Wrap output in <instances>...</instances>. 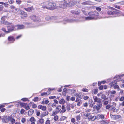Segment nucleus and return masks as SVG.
Masks as SVG:
<instances>
[{"instance_id":"obj_1","label":"nucleus","mask_w":124,"mask_h":124,"mask_svg":"<svg viewBox=\"0 0 124 124\" xmlns=\"http://www.w3.org/2000/svg\"><path fill=\"white\" fill-rule=\"evenodd\" d=\"M114 79H115V80L109 84V85H110V87L111 88L117 84V82L121 80L120 76L119 75H116L115 77L114 78Z\"/></svg>"},{"instance_id":"obj_2","label":"nucleus","mask_w":124,"mask_h":124,"mask_svg":"<svg viewBox=\"0 0 124 124\" xmlns=\"http://www.w3.org/2000/svg\"><path fill=\"white\" fill-rule=\"evenodd\" d=\"M46 5H48V7H47V9H54L56 8V4L55 3L48 2V4H46Z\"/></svg>"},{"instance_id":"obj_3","label":"nucleus","mask_w":124,"mask_h":124,"mask_svg":"<svg viewBox=\"0 0 124 124\" xmlns=\"http://www.w3.org/2000/svg\"><path fill=\"white\" fill-rule=\"evenodd\" d=\"M30 18L34 21L39 22L40 21V19L39 17L35 15L31 16L30 17Z\"/></svg>"},{"instance_id":"obj_4","label":"nucleus","mask_w":124,"mask_h":124,"mask_svg":"<svg viewBox=\"0 0 124 124\" xmlns=\"http://www.w3.org/2000/svg\"><path fill=\"white\" fill-rule=\"evenodd\" d=\"M6 25H8L7 27V28L9 33L12 31L14 28V27L13 24L11 23Z\"/></svg>"},{"instance_id":"obj_5","label":"nucleus","mask_w":124,"mask_h":124,"mask_svg":"<svg viewBox=\"0 0 124 124\" xmlns=\"http://www.w3.org/2000/svg\"><path fill=\"white\" fill-rule=\"evenodd\" d=\"M88 15L91 17H94L95 16H98L99 13L96 11H91L89 12L88 13Z\"/></svg>"},{"instance_id":"obj_6","label":"nucleus","mask_w":124,"mask_h":124,"mask_svg":"<svg viewBox=\"0 0 124 124\" xmlns=\"http://www.w3.org/2000/svg\"><path fill=\"white\" fill-rule=\"evenodd\" d=\"M6 17L5 16H4L1 18V23L0 22V23L1 24H4L5 25L8 24L9 23V22L7 21H5Z\"/></svg>"},{"instance_id":"obj_7","label":"nucleus","mask_w":124,"mask_h":124,"mask_svg":"<svg viewBox=\"0 0 124 124\" xmlns=\"http://www.w3.org/2000/svg\"><path fill=\"white\" fill-rule=\"evenodd\" d=\"M74 106L73 104H70L69 103L67 104L66 106V108L67 111H69L70 110V108H73Z\"/></svg>"},{"instance_id":"obj_8","label":"nucleus","mask_w":124,"mask_h":124,"mask_svg":"<svg viewBox=\"0 0 124 124\" xmlns=\"http://www.w3.org/2000/svg\"><path fill=\"white\" fill-rule=\"evenodd\" d=\"M68 3L66 1H64L60 4V6L61 8H64L68 6Z\"/></svg>"},{"instance_id":"obj_9","label":"nucleus","mask_w":124,"mask_h":124,"mask_svg":"<svg viewBox=\"0 0 124 124\" xmlns=\"http://www.w3.org/2000/svg\"><path fill=\"white\" fill-rule=\"evenodd\" d=\"M110 116L112 119L114 120L118 119L121 117L120 115H114L112 114H110Z\"/></svg>"},{"instance_id":"obj_10","label":"nucleus","mask_w":124,"mask_h":124,"mask_svg":"<svg viewBox=\"0 0 124 124\" xmlns=\"http://www.w3.org/2000/svg\"><path fill=\"white\" fill-rule=\"evenodd\" d=\"M93 99L94 100V102H97L98 103L101 102V100L100 98L98 99L97 97L96 96H94Z\"/></svg>"},{"instance_id":"obj_11","label":"nucleus","mask_w":124,"mask_h":124,"mask_svg":"<svg viewBox=\"0 0 124 124\" xmlns=\"http://www.w3.org/2000/svg\"><path fill=\"white\" fill-rule=\"evenodd\" d=\"M102 106V104L100 103H98L97 106V112H99L100 111V108H101Z\"/></svg>"},{"instance_id":"obj_12","label":"nucleus","mask_w":124,"mask_h":124,"mask_svg":"<svg viewBox=\"0 0 124 124\" xmlns=\"http://www.w3.org/2000/svg\"><path fill=\"white\" fill-rule=\"evenodd\" d=\"M21 16L22 18L27 17V14L24 11H22L21 12Z\"/></svg>"},{"instance_id":"obj_13","label":"nucleus","mask_w":124,"mask_h":124,"mask_svg":"<svg viewBox=\"0 0 124 124\" xmlns=\"http://www.w3.org/2000/svg\"><path fill=\"white\" fill-rule=\"evenodd\" d=\"M8 41L10 43L13 42L15 40V39L13 36H9L8 38Z\"/></svg>"},{"instance_id":"obj_14","label":"nucleus","mask_w":124,"mask_h":124,"mask_svg":"<svg viewBox=\"0 0 124 124\" xmlns=\"http://www.w3.org/2000/svg\"><path fill=\"white\" fill-rule=\"evenodd\" d=\"M118 12L116 11H108L107 12V13L108 15H114L117 14Z\"/></svg>"},{"instance_id":"obj_15","label":"nucleus","mask_w":124,"mask_h":124,"mask_svg":"<svg viewBox=\"0 0 124 124\" xmlns=\"http://www.w3.org/2000/svg\"><path fill=\"white\" fill-rule=\"evenodd\" d=\"M15 26L17 27L18 29H24L25 28V26L23 25H17Z\"/></svg>"},{"instance_id":"obj_16","label":"nucleus","mask_w":124,"mask_h":124,"mask_svg":"<svg viewBox=\"0 0 124 124\" xmlns=\"http://www.w3.org/2000/svg\"><path fill=\"white\" fill-rule=\"evenodd\" d=\"M76 3V2L71 1L68 3V6L69 7L72 6L75 4Z\"/></svg>"},{"instance_id":"obj_17","label":"nucleus","mask_w":124,"mask_h":124,"mask_svg":"<svg viewBox=\"0 0 124 124\" xmlns=\"http://www.w3.org/2000/svg\"><path fill=\"white\" fill-rule=\"evenodd\" d=\"M15 115L14 114H12L9 116H8L7 118H8V120L9 121H10L15 116Z\"/></svg>"},{"instance_id":"obj_18","label":"nucleus","mask_w":124,"mask_h":124,"mask_svg":"<svg viewBox=\"0 0 124 124\" xmlns=\"http://www.w3.org/2000/svg\"><path fill=\"white\" fill-rule=\"evenodd\" d=\"M96 118V117L95 116L90 115L89 116L88 118L89 119H91L92 121H93Z\"/></svg>"},{"instance_id":"obj_19","label":"nucleus","mask_w":124,"mask_h":124,"mask_svg":"<svg viewBox=\"0 0 124 124\" xmlns=\"http://www.w3.org/2000/svg\"><path fill=\"white\" fill-rule=\"evenodd\" d=\"M46 4H48V2H45L43 3L42 5L43 8L47 9V7H48V5H46Z\"/></svg>"},{"instance_id":"obj_20","label":"nucleus","mask_w":124,"mask_h":124,"mask_svg":"<svg viewBox=\"0 0 124 124\" xmlns=\"http://www.w3.org/2000/svg\"><path fill=\"white\" fill-rule=\"evenodd\" d=\"M21 105L22 106H25V107L24 108L26 110H28L30 109V108L29 107V106L28 105L26 106L27 104L25 103H22L21 104Z\"/></svg>"},{"instance_id":"obj_21","label":"nucleus","mask_w":124,"mask_h":124,"mask_svg":"<svg viewBox=\"0 0 124 124\" xmlns=\"http://www.w3.org/2000/svg\"><path fill=\"white\" fill-rule=\"evenodd\" d=\"M33 9V7H31L26 8H25L24 9L26 11L29 12L31 11Z\"/></svg>"},{"instance_id":"obj_22","label":"nucleus","mask_w":124,"mask_h":124,"mask_svg":"<svg viewBox=\"0 0 124 124\" xmlns=\"http://www.w3.org/2000/svg\"><path fill=\"white\" fill-rule=\"evenodd\" d=\"M112 104H113V107L112 108L111 110L113 112H115L116 110V108H115L116 106V103L114 102H113Z\"/></svg>"},{"instance_id":"obj_23","label":"nucleus","mask_w":124,"mask_h":124,"mask_svg":"<svg viewBox=\"0 0 124 124\" xmlns=\"http://www.w3.org/2000/svg\"><path fill=\"white\" fill-rule=\"evenodd\" d=\"M85 20H89L95 19V17H94L91 16L85 17Z\"/></svg>"},{"instance_id":"obj_24","label":"nucleus","mask_w":124,"mask_h":124,"mask_svg":"<svg viewBox=\"0 0 124 124\" xmlns=\"http://www.w3.org/2000/svg\"><path fill=\"white\" fill-rule=\"evenodd\" d=\"M34 111L32 109H30L28 112V115L29 116L32 115L34 113Z\"/></svg>"},{"instance_id":"obj_25","label":"nucleus","mask_w":124,"mask_h":124,"mask_svg":"<svg viewBox=\"0 0 124 124\" xmlns=\"http://www.w3.org/2000/svg\"><path fill=\"white\" fill-rule=\"evenodd\" d=\"M59 102L61 104H64L65 102V100L63 98H62L59 101Z\"/></svg>"},{"instance_id":"obj_26","label":"nucleus","mask_w":124,"mask_h":124,"mask_svg":"<svg viewBox=\"0 0 124 124\" xmlns=\"http://www.w3.org/2000/svg\"><path fill=\"white\" fill-rule=\"evenodd\" d=\"M3 122L5 123H7L9 122V121L8 120V118L7 116H5L3 118Z\"/></svg>"},{"instance_id":"obj_27","label":"nucleus","mask_w":124,"mask_h":124,"mask_svg":"<svg viewBox=\"0 0 124 124\" xmlns=\"http://www.w3.org/2000/svg\"><path fill=\"white\" fill-rule=\"evenodd\" d=\"M101 98L102 99H104V100H107L108 99L107 98H106V95L102 93L101 95Z\"/></svg>"},{"instance_id":"obj_28","label":"nucleus","mask_w":124,"mask_h":124,"mask_svg":"<svg viewBox=\"0 0 124 124\" xmlns=\"http://www.w3.org/2000/svg\"><path fill=\"white\" fill-rule=\"evenodd\" d=\"M59 112L57 111H53L52 112V113L51 115V116H54L56 115Z\"/></svg>"},{"instance_id":"obj_29","label":"nucleus","mask_w":124,"mask_h":124,"mask_svg":"<svg viewBox=\"0 0 124 124\" xmlns=\"http://www.w3.org/2000/svg\"><path fill=\"white\" fill-rule=\"evenodd\" d=\"M62 110L61 111V112L64 113L66 111V109H65V107L64 106L62 105Z\"/></svg>"},{"instance_id":"obj_30","label":"nucleus","mask_w":124,"mask_h":124,"mask_svg":"<svg viewBox=\"0 0 124 124\" xmlns=\"http://www.w3.org/2000/svg\"><path fill=\"white\" fill-rule=\"evenodd\" d=\"M76 118L77 121H79L80 120L81 116L80 115H78L76 116Z\"/></svg>"},{"instance_id":"obj_31","label":"nucleus","mask_w":124,"mask_h":124,"mask_svg":"<svg viewBox=\"0 0 124 124\" xmlns=\"http://www.w3.org/2000/svg\"><path fill=\"white\" fill-rule=\"evenodd\" d=\"M67 118V117L65 116L61 117L60 118V120L61 121H63Z\"/></svg>"},{"instance_id":"obj_32","label":"nucleus","mask_w":124,"mask_h":124,"mask_svg":"<svg viewBox=\"0 0 124 124\" xmlns=\"http://www.w3.org/2000/svg\"><path fill=\"white\" fill-rule=\"evenodd\" d=\"M97 117L102 119L104 118V116L103 115H99L97 116Z\"/></svg>"},{"instance_id":"obj_33","label":"nucleus","mask_w":124,"mask_h":124,"mask_svg":"<svg viewBox=\"0 0 124 124\" xmlns=\"http://www.w3.org/2000/svg\"><path fill=\"white\" fill-rule=\"evenodd\" d=\"M67 22H77L78 21L77 20H67Z\"/></svg>"},{"instance_id":"obj_34","label":"nucleus","mask_w":124,"mask_h":124,"mask_svg":"<svg viewBox=\"0 0 124 124\" xmlns=\"http://www.w3.org/2000/svg\"><path fill=\"white\" fill-rule=\"evenodd\" d=\"M29 120L31 122H35L36 120L34 118V117H31L30 119Z\"/></svg>"},{"instance_id":"obj_35","label":"nucleus","mask_w":124,"mask_h":124,"mask_svg":"<svg viewBox=\"0 0 124 124\" xmlns=\"http://www.w3.org/2000/svg\"><path fill=\"white\" fill-rule=\"evenodd\" d=\"M58 118V116L56 115L54 117L53 119L55 121H57Z\"/></svg>"},{"instance_id":"obj_36","label":"nucleus","mask_w":124,"mask_h":124,"mask_svg":"<svg viewBox=\"0 0 124 124\" xmlns=\"http://www.w3.org/2000/svg\"><path fill=\"white\" fill-rule=\"evenodd\" d=\"M74 96L77 97H78L80 98H82V97H81V96L78 93H76L75 95Z\"/></svg>"},{"instance_id":"obj_37","label":"nucleus","mask_w":124,"mask_h":124,"mask_svg":"<svg viewBox=\"0 0 124 124\" xmlns=\"http://www.w3.org/2000/svg\"><path fill=\"white\" fill-rule=\"evenodd\" d=\"M56 109L57 111L58 112H59L60 110H61V106H58L56 107Z\"/></svg>"},{"instance_id":"obj_38","label":"nucleus","mask_w":124,"mask_h":124,"mask_svg":"<svg viewBox=\"0 0 124 124\" xmlns=\"http://www.w3.org/2000/svg\"><path fill=\"white\" fill-rule=\"evenodd\" d=\"M10 121L11 123L12 124H14L15 122V119L14 118L11 120Z\"/></svg>"},{"instance_id":"obj_39","label":"nucleus","mask_w":124,"mask_h":124,"mask_svg":"<svg viewBox=\"0 0 124 124\" xmlns=\"http://www.w3.org/2000/svg\"><path fill=\"white\" fill-rule=\"evenodd\" d=\"M50 93H49L48 94H47V92H44L42 93L41 94V95L42 96L46 95H48L50 94Z\"/></svg>"},{"instance_id":"obj_40","label":"nucleus","mask_w":124,"mask_h":124,"mask_svg":"<svg viewBox=\"0 0 124 124\" xmlns=\"http://www.w3.org/2000/svg\"><path fill=\"white\" fill-rule=\"evenodd\" d=\"M97 89H94L93 90V92L94 94H96L97 93Z\"/></svg>"},{"instance_id":"obj_41","label":"nucleus","mask_w":124,"mask_h":124,"mask_svg":"<svg viewBox=\"0 0 124 124\" xmlns=\"http://www.w3.org/2000/svg\"><path fill=\"white\" fill-rule=\"evenodd\" d=\"M46 106H42V110L43 111H45L46 110Z\"/></svg>"},{"instance_id":"obj_42","label":"nucleus","mask_w":124,"mask_h":124,"mask_svg":"<svg viewBox=\"0 0 124 124\" xmlns=\"http://www.w3.org/2000/svg\"><path fill=\"white\" fill-rule=\"evenodd\" d=\"M26 121V119L24 118H22L21 120V121L23 123H24Z\"/></svg>"},{"instance_id":"obj_43","label":"nucleus","mask_w":124,"mask_h":124,"mask_svg":"<svg viewBox=\"0 0 124 124\" xmlns=\"http://www.w3.org/2000/svg\"><path fill=\"white\" fill-rule=\"evenodd\" d=\"M82 91L85 92H87L88 91V90L86 88H83L82 89Z\"/></svg>"},{"instance_id":"obj_44","label":"nucleus","mask_w":124,"mask_h":124,"mask_svg":"<svg viewBox=\"0 0 124 124\" xmlns=\"http://www.w3.org/2000/svg\"><path fill=\"white\" fill-rule=\"evenodd\" d=\"M38 98L37 97H36L34 98V99L33 100V101L34 102H36L38 101Z\"/></svg>"},{"instance_id":"obj_45","label":"nucleus","mask_w":124,"mask_h":124,"mask_svg":"<svg viewBox=\"0 0 124 124\" xmlns=\"http://www.w3.org/2000/svg\"><path fill=\"white\" fill-rule=\"evenodd\" d=\"M90 2L88 1H87L86 2H83L82 3V4L84 5H85V4H90Z\"/></svg>"},{"instance_id":"obj_46","label":"nucleus","mask_w":124,"mask_h":124,"mask_svg":"<svg viewBox=\"0 0 124 124\" xmlns=\"http://www.w3.org/2000/svg\"><path fill=\"white\" fill-rule=\"evenodd\" d=\"M2 30L3 31H4L5 33H9V32L8 31H6V30L4 28H3L2 29Z\"/></svg>"},{"instance_id":"obj_47","label":"nucleus","mask_w":124,"mask_h":124,"mask_svg":"<svg viewBox=\"0 0 124 124\" xmlns=\"http://www.w3.org/2000/svg\"><path fill=\"white\" fill-rule=\"evenodd\" d=\"M39 123L41 124H42L44 123V119H43L41 118L39 120Z\"/></svg>"},{"instance_id":"obj_48","label":"nucleus","mask_w":124,"mask_h":124,"mask_svg":"<svg viewBox=\"0 0 124 124\" xmlns=\"http://www.w3.org/2000/svg\"><path fill=\"white\" fill-rule=\"evenodd\" d=\"M113 87L114 89H118L119 88V86L116 85L114 86Z\"/></svg>"},{"instance_id":"obj_49","label":"nucleus","mask_w":124,"mask_h":124,"mask_svg":"<svg viewBox=\"0 0 124 124\" xmlns=\"http://www.w3.org/2000/svg\"><path fill=\"white\" fill-rule=\"evenodd\" d=\"M48 112H45L43 113L42 114L44 116H45L47 115L48 114Z\"/></svg>"},{"instance_id":"obj_50","label":"nucleus","mask_w":124,"mask_h":124,"mask_svg":"<svg viewBox=\"0 0 124 124\" xmlns=\"http://www.w3.org/2000/svg\"><path fill=\"white\" fill-rule=\"evenodd\" d=\"M111 107H112V106H111L110 105H107L106 107V108L107 109H109Z\"/></svg>"},{"instance_id":"obj_51","label":"nucleus","mask_w":124,"mask_h":124,"mask_svg":"<svg viewBox=\"0 0 124 124\" xmlns=\"http://www.w3.org/2000/svg\"><path fill=\"white\" fill-rule=\"evenodd\" d=\"M108 103V102L107 101H104L103 102V104L105 105H107Z\"/></svg>"},{"instance_id":"obj_52","label":"nucleus","mask_w":124,"mask_h":124,"mask_svg":"<svg viewBox=\"0 0 124 124\" xmlns=\"http://www.w3.org/2000/svg\"><path fill=\"white\" fill-rule=\"evenodd\" d=\"M116 93V91H111L110 94H115Z\"/></svg>"},{"instance_id":"obj_53","label":"nucleus","mask_w":124,"mask_h":124,"mask_svg":"<svg viewBox=\"0 0 124 124\" xmlns=\"http://www.w3.org/2000/svg\"><path fill=\"white\" fill-rule=\"evenodd\" d=\"M51 18L50 16H48L46 17L45 19L46 20L48 21L50 20Z\"/></svg>"},{"instance_id":"obj_54","label":"nucleus","mask_w":124,"mask_h":124,"mask_svg":"<svg viewBox=\"0 0 124 124\" xmlns=\"http://www.w3.org/2000/svg\"><path fill=\"white\" fill-rule=\"evenodd\" d=\"M83 105L85 107H86L88 106V103L87 102H85L83 103Z\"/></svg>"},{"instance_id":"obj_55","label":"nucleus","mask_w":124,"mask_h":124,"mask_svg":"<svg viewBox=\"0 0 124 124\" xmlns=\"http://www.w3.org/2000/svg\"><path fill=\"white\" fill-rule=\"evenodd\" d=\"M50 121L49 120H48L46 121L45 122V124H50Z\"/></svg>"},{"instance_id":"obj_56","label":"nucleus","mask_w":124,"mask_h":124,"mask_svg":"<svg viewBox=\"0 0 124 124\" xmlns=\"http://www.w3.org/2000/svg\"><path fill=\"white\" fill-rule=\"evenodd\" d=\"M21 100L23 101H27L28 100V99L27 98H23Z\"/></svg>"},{"instance_id":"obj_57","label":"nucleus","mask_w":124,"mask_h":124,"mask_svg":"<svg viewBox=\"0 0 124 124\" xmlns=\"http://www.w3.org/2000/svg\"><path fill=\"white\" fill-rule=\"evenodd\" d=\"M25 112L24 110L23 109H22L20 111V113L21 114H23Z\"/></svg>"},{"instance_id":"obj_58","label":"nucleus","mask_w":124,"mask_h":124,"mask_svg":"<svg viewBox=\"0 0 124 124\" xmlns=\"http://www.w3.org/2000/svg\"><path fill=\"white\" fill-rule=\"evenodd\" d=\"M97 106L96 105L94 106L93 109V110L94 111H95L96 110V109L97 110Z\"/></svg>"},{"instance_id":"obj_59","label":"nucleus","mask_w":124,"mask_h":124,"mask_svg":"<svg viewBox=\"0 0 124 124\" xmlns=\"http://www.w3.org/2000/svg\"><path fill=\"white\" fill-rule=\"evenodd\" d=\"M73 11H72V13L73 14H78L79 13V12L78 11H73Z\"/></svg>"},{"instance_id":"obj_60","label":"nucleus","mask_w":124,"mask_h":124,"mask_svg":"<svg viewBox=\"0 0 124 124\" xmlns=\"http://www.w3.org/2000/svg\"><path fill=\"white\" fill-rule=\"evenodd\" d=\"M10 8L12 10L16 9V8L13 5H11L10 7Z\"/></svg>"},{"instance_id":"obj_61","label":"nucleus","mask_w":124,"mask_h":124,"mask_svg":"<svg viewBox=\"0 0 124 124\" xmlns=\"http://www.w3.org/2000/svg\"><path fill=\"white\" fill-rule=\"evenodd\" d=\"M49 98L50 99H53L54 98H56V97L55 96H53L49 97Z\"/></svg>"},{"instance_id":"obj_62","label":"nucleus","mask_w":124,"mask_h":124,"mask_svg":"<svg viewBox=\"0 0 124 124\" xmlns=\"http://www.w3.org/2000/svg\"><path fill=\"white\" fill-rule=\"evenodd\" d=\"M96 9L99 11H100L101 10V8L98 7H96Z\"/></svg>"},{"instance_id":"obj_63","label":"nucleus","mask_w":124,"mask_h":124,"mask_svg":"<svg viewBox=\"0 0 124 124\" xmlns=\"http://www.w3.org/2000/svg\"><path fill=\"white\" fill-rule=\"evenodd\" d=\"M82 12L84 13V14L85 15H86L87 13V12L86 11L84 10H82Z\"/></svg>"},{"instance_id":"obj_64","label":"nucleus","mask_w":124,"mask_h":124,"mask_svg":"<svg viewBox=\"0 0 124 124\" xmlns=\"http://www.w3.org/2000/svg\"><path fill=\"white\" fill-rule=\"evenodd\" d=\"M71 121L72 123H74L75 122V119L74 118H72L71 119Z\"/></svg>"}]
</instances>
